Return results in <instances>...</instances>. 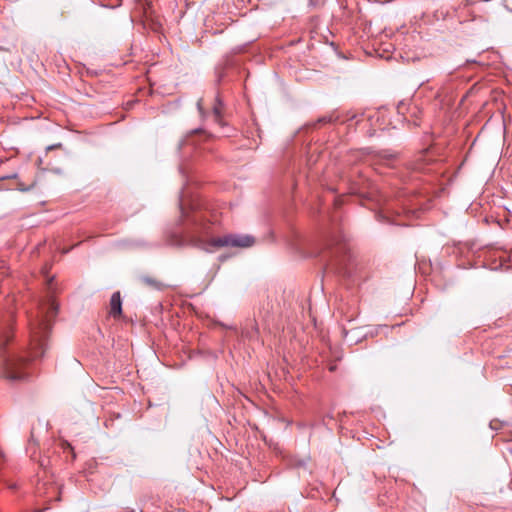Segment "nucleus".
I'll use <instances>...</instances> for the list:
<instances>
[{
	"label": "nucleus",
	"mask_w": 512,
	"mask_h": 512,
	"mask_svg": "<svg viewBox=\"0 0 512 512\" xmlns=\"http://www.w3.org/2000/svg\"><path fill=\"white\" fill-rule=\"evenodd\" d=\"M59 306L55 300H49L41 308V316L31 323L29 349L26 355H1L0 376L10 380L24 379L28 374L26 369L31 360L41 357L47 347L48 334L52 320L58 313Z\"/></svg>",
	"instance_id": "obj_1"
},
{
	"label": "nucleus",
	"mask_w": 512,
	"mask_h": 512,
	"mask_svg": "<svg viewBox=\"0 0 512 512\" xmlns=\"http://www.w3.org/2000/svg\"><path fill=\"white\" fill-rule=\"evenodd\" d=\"M255 238L248 234H226L220 237L212 238L208 245L216 248L235 247L248 248L253 246Z\"/></svg>",
	"instance_id": "obj_2"
},
{
	"label": "nucleus",
	"mask_w": 512,
	"mask_h": 512,
	"mask_svg": "<svg viewBox=\"0 0 512 512\" xmlns=\"http://www.w3.org/2000/svg\"><path fill=\"white\" fill-rule=\"evenodd\" d=\"M109 314L114 318L120 317L122 314V301L119 291L114 292L111 296Z\"/></svg>",
	"instance_id": "obj_3"
},
{
	"label": "nucleus",
	"mask_w": 512,
	"mask_h": 512,
	"mask_svg": "<svg viewBox=\"0 0 512 512\" xmlns=\"http://www.w3.org/2000/svg\"><path fill=\"white\" fill-rule=\"evenodd\" d=\"M139 281L154 290H163L165 287L161 281L150 275H141Z\"/></svg>",
	"instance_id": "obj_4"
},
{
	"label": "nucleus",
	"mask_w": 512,
	"mask_h": 512,
	"mask_svg": "<svg viewBox=\"0 0 512 512\" xmlns=\"http://www.w3.org/2000/svg\"><path fill=\"white\" fill-rule=\"evenodd\" d=\"M13 333L10 325L3 327L0 330V350H4L6 345L12 339Z\"/></svg>",
	"instance_id": "obj_5"
},
{
	"label": "nucleus",
	"mask_w": 512,
	"mask_h": 512,
	"mask_svg": "<svg viewBox=\"0 0 512 512\" xmlns=\"http://www.w3.org/2000/svg\"><path fill=\"white\" fill-rule=\"evenodd\" d=\"M222 113H223V103L219 96L216 97L215 104L213 106V114L215 117V121L219 124H222Z\"/></svg>",
	"instance_id": "obj_6"
},
{
	"label": "nucleus",
	"mask_w": 512,
	"mask_h": 512,
	"mask_svg": "<svg viewBox=\"0 0 512 512\" xmlns=\"http://www.w3.org/2000/svg\"><path fill=\"white\" fill-rule=\"evenodd\" d=\"M145 25H148L149 28L155 32H158L161 29V23L159 20H154L150 17V12L145 10Z\"/></svg>",
	"instance_id": "obj_7"
},
{
	"label": "nucleus",
	"mask_w": 512,
	"mask_h": 512,
	"mask_svg": "<svg viewBox=\"0 0 512 512\" xmlns=\"http://www.w3.org/2000/svg\"><path fill=\"white\" fill-rule=\"evenodd\" d=\"M60 446L63 449V451H70L72 453V459H75L76 455L74 453V449L68 441L61 440Z\"/></svg>",
	"instance_id": "obj_8"
},
{
	"label": "nucleus",
	"mask_w": 512,
	"mask_h": 512,
	"mask_svg": "<svg viewBox=\"0 0 512 512\" xmlns=\"http://www.w3.org/2000/svg\"><path fill=\"white\" fill-rule=\"evenodd\" d=\"M197 109L199 111V113L201 115H204V108H203V99L200 98L198 101H197Z\"/></svg>",
	"instance_id": "obj_9"
},
{
	"label": "nucleus",
	"mask_w": 512,
	"mask_h": 512,
	"mask_svg": "<svg viewBox=\"0 0 512 512\" xmlns=\"http://www.w3.org/2000/svg\"><path fill=\"white\" fill-rule=\"evenodd\" d=\"M83 68H84L83 70H85V73L87 75H97L98 74V71H96V70H92V69H90L88 67H85V66Z\"/></svg>",
	"instance_id": "obj_10"
},
{
	"label": "nucleus",
	"mask_w": 512,
	"mask_h": 512,
	"mask_svg": "<svg viewBox=\"0 0 512 512\" xmlns=\"http://www.w3.org/2000/svg\"><path fill=\"white\" fill-rule=\"evenodd\" d=\"M465 64H473V65H476V64H480L479 62H477L476 60H467Z\"/></svg>",
	"instance_id": "obj_11"
},
{
	"label": "nucleus",
	"mask_w": 512,
	"mask_h": 512,
	"mask_svg": "<svg viewBox=\"0 0 512 512\" xmlns=\"http://www.w3.org/2000/svg\"><path fill=\"white\" fill-rule=\"evenodd\" d=\"M320 121H323V122H327V119L326 118H322ZM331 121V118L328 119V122Z\"/></svg>",
	"instance_id": "obj_12"
},
{
	"label": "nucleus",
	"mask_w": 512,
	"mask_h": 512,
	"mask_svg": "<svg viewBox=\"0 0 512 512\" xmlns=\"http://www.w3.org/2000/svg\"><path fill=\"white\" fill-rule=\"evenodd\" d=\"M331 242L337 244L338 243V240H335V239H332Z\"/></svg>",
	"instance_id": "obj_13"
},
{
	"label": "nucleus",
	"mask_w": 512,
	"mask_h": 512,
	"mask_svg": "<svg viewBox=\"0 0 512 512\" xmlns=\"http://www.w3.org/2000/svg\"><path fill=\"white\" fill-rule=\"evenodd\" d=\"M124 512H135V510L131 509V510H127V511H124Z\"/></svg>",
	"instance_id": "obj_14"
},
{
	"label": "nucleus",
	"mask_w": 512,
	"mask_h": 512,
	"mask_svg": "<svg viewBox=\"0 0 512 512\" xmlns=\"http://www.w3.org/2000/svg\"><path fill=\"white\" fill-rule=\"evenodd\" d=\"M332 245V242L329 241V243H327V246L330 247Z\"/></svg>",
	"instance_id": "obj_15"
},
{
	"label": "nucleus",
	"mask_w": 512,
	"mask_h": 512,
	"mask_svg": "<svg viewBox=\"0 0 512 512\" xmlns=\"http://www.w3.org/2000/svg\"><path fill=\"white\" fill-rule=\"evenodd\" d=\"M330 370H331V371L335 370V367H334V366H331V367H330Z\"/></svg>",
	"instance_id": "obj_16"
}]
</instances>
